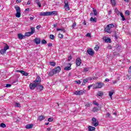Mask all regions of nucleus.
<instances>
[{
  "label": "nucleus",
  "instance_id": "a211bd4d",
  "mask_svg": "<svg viewBox=\"0 0 131 131\" xmlns=\"http://www.w3.org/2000/svg\"><path fill=\"white\" fill-rule=\"evenodd\" d=\"M88 128L89 131L96 130V127H93L92 126H89Z\"/></svg>",
  "mask_w": 131,
  "mask_h": 131
},
{
  "label": "nucleus",
  "instance_id": "393cba45",
  "mask_svg": "<svg viewBox=\"0 0 131 131\" xmlns=\"http://www.w3.org/2000/svg\"><path fill=\"white\" fill-rule=\"evenodd\" d=\"M92 111L93 112H98L99 111V108L97 107H95L93 108Z\"/></svg>",
  "mask_w": 131,
  "mask_h": 131
},
{
  "label": "nucleus",
  "instance_id": "bf43d9fd",
  "mask_svg": "<svg viewBox=\"0 0 131 131\" xmlns=\"http://www.w3.org/2000/svg\"><path fill=\"white\" fill-rule=\"evenodd\" d=\"M41 26L38 25L36 26V29H37V30H38L40 28Z\"/></svg>",
  "mask_w": 131,
  "mask_h": 131
},
{
  "label": "nucleus",
  "instance_id": "5fc2aeb1",
  "mask_svg": "<svg viewBox=\"0 0 131 131\" xmlns=\"http://www.w3.org/2000/svg\"><path fill=\"white\" fill-rule=\"evenodd\" d=\"M94 105H96V106H99V103H98L97 102H93Z\"/></svg>",
  "mask_w": 131,
  "mask_h": 131
},
{
  "label": "nucleus",
  "instance_id": "37998d69",
  "mask_svg": "<svg viewBox=\"0 0 131 131\" xmlns=\"http://www.w3.org/2000/svg\"><path fill=\"white\" fill-rule=\"evenodd\" d=\"M16 72H19L20 73H21V74H23V73H24V71H22V70H16Z\"/></svg>",
  "mask_w": 131,
  "mask_h": 131
},
{
  "label": "nucleus",
  "instance_id": "3c124183",
  "mask_svg": "<svg viewBox=\"0 0 131 131\" xmlns=\"http://www.w3.org/2000/svg\"><path fill=\"white\" fill-rule=\"evenodd\" d=\"M18 82V80H15V81H14L13 82H12V83L13 84H17V83Z\"/></svg>",
  "mask_w": 131,
  "mask_h": 131
},
{
  "label": "nucleus",
  "instance_id": "f257e3e1",
  "mask_svg": "<svg viewBox=\"0 0 131 131\" xmlns=\"http://www.w3.org/2000/svg\"><path fill=\"white\" fill-rule=\"evenodd\" d=\"M61 71V67H57L54 69L52 70L51 71H50L49 73V76H53V75H54L55 74H57V73H59Z\"/></svg>",
  "mask_w": 131,
  "mask_h": 131
},
{
  "label": "nucleus",
  "instance_id": "09e8293b",
  "mask_svg": "<svg viewBox=\"0 0 131 131\" xmlns=\"http://www.w3.org/2000/svg\"><path fill=\"white\" fill-rule=\"evenodd\" d=\"M75 82L77 83V84H80V83H81L80 80L75 81Z\"/></svg>",
  "mask_w": 131,
  "mask_h": 131
},
{
  "label": "nucleus",
  "instance_id": "a18cd8bd",
  "mask_svg": "<svg viewBox=\"0 0 131 131\" xmlns=\"http://www.w3.org/2000/svg\"><path fill=\"white\" fill-rule=\"evenodd\" d=\"M12 86V85L10 84H6V85L5 86V88H11Z\"/></svg>",
  "mask_w": 131,
  "mask_h": 131
},
{
  "label": "nucleus",
  "instance_id": "8fccbe9b",
  "mask_svg": "<svg viewBox=\"0 0 131 131\" xmlns=\"http://www.w3.org/2000/svg\"><path fill=\"white\" fill-rule=\"evenodd\" d=\"M125 14H126V15H127V16H129V11L126 10L125 12Z\"/></svg>",
  "mask_w": 131,
  "mask_h": 131
},
{
  "label": "nucleus",
  "instance_id": "f8f14e48",
  "mask_svg": "<svg viewBox=\"0 0 131 131\" xmlns=\"http://www.w3.org/2000/svg\"><path fill=\"white\" fill-rule=\"evenodd\" d=\"M83 94V91H76L74 92V95L76 96H81V95Z\"/></svg>",
  "mask_w": 131,
  "mask_h": 131
},
{
  "label": "nucleus",
  "instance_id": "680f3d73",
  "mask_svg": "<svg viewBox=\"0 0 131 131\" xmlns=\"http://www.w3.org/2000/svg\"><path fill=\"white\" fill-rule=\"evenodd\" d=\"M39 3V0H35V4H38Z\"/></svg>",
  "mask_w": 131,
  "mask_h": 131
},
{
  "label": "nucleus",
  "instance_id": "aec40b11",
  "mask_svg": "<svg viewBox=\"0 0 131 131\" xmlns=\"http://www.w3.org/2000/svg\"><path fill=\"white\" fill-rule=\"evenodd\" d=\"M33 127V124H29L26 126V128H27V129L32 128Z\"/></svg>",
  "mask_w": 131,
  "mask_h": 131
},
{
  "label": "nucleus",
  "instance_id": "58836bf2",
  "mask_svg": "<svg viewBox=\"0 0 131 131\" xmlns=\"http://www.w3.org/2000/svg\"><path fill=\"white\" fill-rule=\"evenodd\" d=\"M105 115H106V118H108L110 117V116H111L110 113H109V112L106 113Z\"/></svg>",
  "mask_w": 131,
  "mask_h": 131
},
{
  "label": "nucleus",
  "instance_id": "4d7b16f0",
  "mask_svg": "<svg viewBox=\"0 0 131 131\" xmlns=\"http://www.w3.org/2000/svg\"><path fill=\"white\" fill-rule=\"evenodd\" d=\"M128 73L131 74V66L129 68V70L128 71Z\"/></svg>",
  "mask_w": 131,
  "mask_h": 131
},
{
  "label": "nucleus",
  "instance_id": "f704fd0d",
  "mask_svg": "<svg viewBox=\"0 0 131 131\" xmlns=\"http://www.w3.org/2000/svg\"><path fill=\"white\" fill-rule=\"evenodd\" d=\"M0 126H1V127L5 128V127H6V126H7L5 125V123H2L1 124V125H0Z\"/></svg>",
  "mask_w": 131,
  "mask_h": 131
},
{
  "label": "nucleus",
  "instance_id": "b1692460",
  "mask_svg": "<svg viewBox=\"0 0 131 131\" xmlns=\"http://www.w3.org/2000/svg\"><path fill=\"white\" fill-rule=\"evenodd\" d=\"M90 20L91 21V22H95L96 23V22H97V18L91 17Z\"/></svg>",
  "mask_w": 131,
  "mask_h": 131
},
{
  "label": "nucleus",
  "instance_id": "49530a36",
  "mask_svg": "<svg viewBox=\"0 0 131 131\" xmlns=\"http://www.w3.org/2000/svg\"><path fill=\"white\" fill-rule=\"evenodd\" d=\"M58 36L60 38H63L64 37V36L62 34H59Z\"/></svg>",
  "mask_w": 131,
  "mask_h": 131
},
{
  "label": "nucleus",
  "instance_id": "79ce46f5",
  "mask_svg": "<svg viewBox=\"0 0 131 131\" xmlns=\"http://www.w3.org/2000/svg\"><path fill=\"white\" fill-rule=\"evenodd\" d=\"M93 12H94L95 16H97V15L98 14V13L97 12V10L93 9Z\"/></svg>",
  "mask_w": 131,
  "mask_h": 131
},
{
  "label": "nucleus",
  "instance_id": "6ab92c4d",
  "mask_svg": "<svg viewBox=\"0 0 131 131\" xmlns=\"http://www.w3.org/2000/svg\"><path fill=\"white\" fill-rule=\"evenodd\" d=\"M115 13H116V14H117L118 16H119L120 14L122 13V12H120V11H119V10H118L117 8H116L115 9Z\"/></svg>",
  "mask_w": 131,
  "mask_h": 131
},
{
  "label": "nucleus",
  "instance_id": "69168bd1",
  "mask_svg": "<svg viewBox=\"0 0 131 131\" xmlns=\"http://www.w3.org/2000/svg\"><path fill=\"white\" fill-rule=\"evenodd\" d=\"M75 26H76V23H75L72 25V27L74 28Z\"/></svg>",
  "mask_w": 131,
  "mask_h": 131
},
{
  "label": "nucleus",
  "instance_id": "a878e982",
  "mask_svg": "<svg viewBox=\"0 0 131 131\" xmlns=\"http://www.w3.org/2000/svg\"><path fill=\"white\" fill-rule=\"evenodd\" d=\"M30 35H32V34L30 32H26L25 34V37L30 36Z\"/></svg>",
  "mask_w": 131,
  "mask_h": 131
},
{
  "label": "nucleus",
  "instance_id": "f03ea898",
  "mask_svg": "<svg viewBox=\"0 0 131 131\" xmlns=\"http://www.w3.org/2000/svg\"><path fill=\"white\" fill-rule=\"evenodd\" d=\"M53 15H57V11H47V12H41L39 13V16H52Z\"/></svg>",
  "mask_w": 131,
  "mask_h": 131
},
{
  "label": "nucleus",
  "instance_id": "1a4fd4ad",
  "mask_svg": "<svg viewBox=\"0 0 131 131\" xmlns=\"http://www.w3.org/2000/svg\"><path fill=\"white\" fill-rule=\"evenodd\" d=\"M37 85L35 83H31L29 85V88L30 89V90H32V91H33V90H34V89H35V88H37Z\"/></svg>",
  "mask_w": 131,
  "mask_h": 131
},
{
  "label": "nucleus",
  "instance_id": "0eeeda50",
  "mask_svg": "<svg viewBox=\"0 0 131 131\" xmlns=\"http://www.w3.org/2000/svg\"><path fill=\"white\" fill-rule=\"evenodd\" d=\"M34 82L37 85L40 84V82H41V79L40 78V77H39V76H37L35 80L34 81Z\"/></svg>",
  "mask_w": 131,
  "mask_h": 131
},
{
  "label": "nucleus",
  "instance_id": "6e6d98bb",
  "mask_svg": "<svg viewBox=\"0 0 131 131\" xmlns=\"http://www.w3.org/2000/svg\"><path fill=\"white\" fill-rule=\"evenodd\" d=\"M48 47H53V43H49L48 44Z\"/></svg>",
  "mask_w": 131,
  "mask_h": 131
},
{
  "label": "nucleus",
  "instance_id": "4be33fe9",
  "mask_svg": "<svg viewBox=\"0 0 131 131\" xmlns=\"http://www.w3.org/2000/svg\"><path fill=\"white\" fill-rule=\"evenodd\" d=\"M103 95H104V93L102 92L99 91L98 92L97 96H98L99 97H102Z\"/></svg>",
  "mask_w": 131,
  "mask_h": 131
},
{
  "label": "nucleus",
  "instance_id": "20e7f679",
  "mask_svg": "<svg viewBox=\"0 0 131 131\" xmlns=\"http://www.w3.org/2000/svg\"><path fill=\"white\" fill-rule=\"evenodd\" d=\"M15 9L16 10V17L17 18H20L21 17V10L20 9V7L18 6H15Z\"/></svg>",
  "mask_w": 131,
  "mask_h": 131
},
{
  "label": "nucleus",
  "instance_id": "e2e57ef3",
  "mask_svg": "<svg viewBox=\"0 0 131 131\" xmlns=\"http://www.w3.org/2000/svg\"><path fill=\"white\" fill-rule=\"evenodd\" d=\"M108 14L109 15H111V14H112V10H110L108 11Z\"/></svg>",
  "mask_w": 131,
  "mask_h": 131
},
{
  "label": "nucleus",
  "instance_id": "864d4df0",
  "mask_svg": "<svg viewBox=\"0 0 131 131\" xmlns=\"http://www.w3.org/2000/svg\"><path fill=\"white\" fill-rule=\"evenodd\" d=\"M127 77L128 80H131V76L127 75Z\"/></svg>",
  "mask_w": 131,
  "mask_h": 131
},
{
  "label": "nucleus",
  "instance_id": "de8ad7c7",
  "mask_svg": "<svg viewBox=\"0 0 131 131\" xmlns=\"http://www.w3.org/2000/svg\"><path fill=\"white\" fill-rule=\"evenodd\" d=\"M83 71H84V72H88V71H89V68H84Z\"/></svg>",
  "mask_w": 131,
  "mask_h": 131
},
{
  "label": "nucleus",
  "instance_id": "2f4dec72",
  "mask_svg": "<svg viewBox=\"0 0 131 131\" xmlns=\"http://www.w3.org/2000/svg\"><path fill=\"white\" fill-rule=\"evenodd\" d=\"M105 42H111V39L107 38L105 39Z\"/></svg>",
  "mask_w": 131,
  "mask_h": 131
},
{
  "label": "nucleus",
  "instance_id": "ea45409f",
  "mask_svg": "<svg viewBox=\"0 0 131 131\" xmlns=\"http://www.w3.org/2000/svg\"><path fill=\"white\" fill-rule=\"evenodd\" d=\"M50 38H51V39H54L55 38V36L53 34H51L50 35Z\"/></svg>",
  "mask_w": 131,
  "mask_h": 131
},
{
  "label": "nucleus",
  "instance_id": "13d9d810",
  "mask_svg": "<svg viewBox=\"0 0 131 131\" xmlns=\"http://www.w3.org/2000/svg\"><path fill=\"white\" fill-rule=\"evenodd\" d=\"M36 5H38L39 8H41V5L40 4V2H39L38 4H37Z\"/></svg>",
  "mask_w": 131,
  "mask_h": 131
},
{
  "label": "nucleus",
  "instance_id": "052dcab7",
  "mask_svg": "<svg viewBox=\"0 0 131 131\" xmlns=\"http://www.w3.org/2000/svg\"><path fill=\"white\" fill-rule=\"evenodd\" d=\"M92 86H93V84L90 85L88 86V90H91V88H92Z\"/></svg>",
  "mask_w": 131,
  "mask_h": 131
},
{
  "label": "nucleus",
  "instance_id": "72a5a7b5",
  "mask_svg": "<svg viewBox=\"0 0 131 131\" xmlns=\"http://www.w3.org/2000/svg\"><path fill=\"white\" fill-rule=\"evenodd\" d=\"M99 49H100V47L98 45L95 46V47L94 48L95 51H99Z\"/></svg>",
  "mask_w": 131,
  "mask_h": 131
},
{
  "label": "nucleus",
  "instance_id": "4c0bfd02",
  "mask_svg": "<svg viewBox=\"0 0 131 131\" xmlns=\"http://www.w3.org/2000/svg\"><path fill=\"white\" fill-rule=\"evenodd\" d=\"M4 49L7 51V50H9V46L6 45V46L4 47Z\"/></svg>",
  "mask_w": 131,
  "mask_h": 131
},
{
  "label": "nucleus",
  "instance_id": "c9c22d12",
  "mask_svg": "<svg viewBox=\"0 0 131 131\" xmlns=\"http://www.w3.org/2000/svg\"><path fill=\"white\" fill-rule=\"evenodd\" d=\"M41 42V43H42V45H46V44H47V40H45V39H42Z\"/></svg>",
  "mask_w": 131,
  "mask_h": 131
},
{
  "label": "nucleus",
  "instance_id": "5701e85b",
  "mask_svg": "<svg viewBox=\"0 0 131 131\" xmlns=\"http://www.w3.org/2000/svg\"><path fill=\"white\" fill-rule=\"evenodd\" d=\"M34 32H35V29L33 27H31V32L30 33L32 34H33V33H34Z\"/></svg>",
  "mask_w": 131,
  "mask_h": 131
},
{
  "label": "nucleus",
  "instance_id": "423d86ee",
  "mask_svg": "<svg viewBox=\"0 0 131 131\" xmlns=\"http://www.w3.org/2000/svg\"><path fill=\"white\" fill-rule=\"evenodd\" d=\"M92 124L94 126H98L99 125V121H97V119L96 118H93L92 119Z\"/></svg>",
  "mask_w": 131,
  "mask_h": 131
},
{
  "label": "nucleus",
  "instance_id": "603ef678",
  "mask_svg": "<svg viewBox=\"0 0 131 131\" xmlns=\"http://www.w3.org/2000/svg\"><path fill=\"white\" fill-rule=\"evenodd\" d=\"M86 36H87V37H91V33H87V34H86Z\"/></svg>",
  "mask_w": 131,
  "mask_h": 131
},
{
  "label": "nucleus",
  "instance_id": "c756f323",
  "mask_svg": "<svg viewBox=\"0 0 131 131\" xmlns=\"http://www.w3.org/2000/svg\"><path fill=\"white\" fill-rule=\"evenodd\" d=\"M86 82H88V79H83V82L82 83V85H84V84H85V83H86Z\"/></svg>",
  "mask_w": 131,
  "mask_h": 131
},
{
  "label": "nucleus",
  "instance_id": "774afa93",
  "mask_svg": "<svg viewBox=\"0 0 131 131\" xmlns=\"http://www.w3.org/2000/svg\"><path fill=\"white\" fill-rule=\"evenodd\" d=\"M31 3V2L30 1H28L27 3V5H30Z\"/></svg>",
  "mask_w": 131,
  "mask_h": 131
},
{
  "label": "nucleus",
  "instance_id": "f3484780",
  "mask_svg": "<svg viewBox=\"0 0 131 131\" xmlns=\"http://www.w3.org/2000/svg\"><path fill=\"white\" fill-rule=\"evenodd\" d=\"M69 67H66L64 68V70L66 71H69V70H71V64L70 63H68Z\"/></svg>",
  "mask_w": 131,
  "mask_h": 131
},
{
  "label": "nucleus",
  "instance_id": "9b49d317",
  "mask_svg": "<svg viewBox=\"0 0 131 131\" xmlns=\"http://www.w3.org/2000/svg\"><path fill=\"white\" fill-rule=\"evenodd\" d=\"M87 53L90 56H93L94 54H95V51L93 49H90L87 50Z\"/></svg>",
  "mask_w": 131,
  "mask_h": 131
},
{
  "label": "nucleus",
  "instance_id": "ddd939ff",
  "mask_svg": "<svg viewBox=\"0 0 131 131\" xmlns=\"http://www.w3.org/2000/svg\"><path fill=\"white\" fill-rule=\"evenodd\" d=\"M17 36H18V38L20 40H22V39H24V38H25V36L23 35L21 33L18 34Z\"/></svg>",
  "mask_w": 131,
  "mask_h": 131
},
{
  "label": "nucleus",
  "instance_id": "cd10ccee",
  "mask_svg": "<svg viewBox=\"0 0 131 131\" xmlns=\"http://www.w3.org/2000/svg\"><path fill=\"white\" fill-rule=\"evenodd\" d=\"M50 64L51 66H52L53 67H55V66H56V62H55L54 61H51L50 62Z\"/></svg>",
  "mask_w": 131,
  "mask_h": 131
},
{
  "label": "nucleus",
  "instance_id": "4468645a",
  "mask_svg": "<svg viewBox=\"0 0 131 131\" xmlns=\"http://www.w3.org/2000/svg\"><path fill=\"white\" fill-rule=\"evenodd\" d=\"M37 90H39L40 92L42 91V90H43V86L39 84H38L37 86Z\"/></svg>",
  "mask_w": 131,
  "mask_h": 131
},
{
  "label": "nucleus",
  "instance_id": "7ed1b4c3",
  "mask_svg": "<svg viewBox=\"0 0 131 131\" xmlns=\"http://www.w3.org/2000/svg\"><path fill=\"white\" fill-rule=\"evenodd\" d=\"M114 27H115V26L113 24H109L105 28L104 31L107 32V33H111L112 32L111 29L114 28Z\"/></svg>",
  "mask_w": 131,
  "mask_h": 131
},
{
  "label": "nucleus",
  "instance_id": "a19ab883",
  "mask_svg": "<svg viewBox=\"0 0 131 131\" xmlns=\"http://www.w3.org/2000/svg\"><path fill=\"white\" fill-rule=\"evenodd\" d=\"M15 107H21V104H20L19 103H16Z\"/></svg>",
  "mask_w": 131,
  "mask_h": 131
},
{
  "label": "nucleus",
  "instance_id": "473e14b6",
  "mask_svg": "<svg viewBox=\"0 0 131 131\" xmlns=\"http://www.w3.org/2000/svg\"><path fill=\"white\" fill-rule=\"evenodd\" d=\"M6 51H5L4 49H1L0 51V53L1 54H2V55L6 53Z\"/></svg>",
  "mask_w": 131,
  "mask_h": 131
},
{
  "label": "nucleus",
  "instance_id": "dca6fc26",
  "mask_svg": "<svg viewBox=\"0 0 131 131\" xmlns=\"http://www.w3.org/2000/svg\"><path fill=\"white\" fill-rule=\"evenodd\" d=\"M44 119H46V117H45L42 115L39 116L37 118V120H38L39 121H41L42 120H43Z\"/></svg>",
  "mask_w": 131,
  "mask_h": 131
},
{
  "label": "nucleus",
  "instance_id": "6e6552de",
  "mask_svg": "<svg viewBox=\"0 0 131 131\" xmlns=\"http://www.w3.org/2000/svg\"><path fill=\"white\" fill-rule=\"evenodd\" d=\"M81 64V59L80 58L78 57L76 59V67H79Z\"/></svg>",
  "mask_w": 131,
  "mask_h": 131
},
{
  "label": "nucleus",
  "instance_id": "e433bc0d",
  "mask_svg": "<svg viewBox=\"0 0 131 131\" xmlns=\"http://www.w3.org/2000/svg\"><path fill=\"white\" fill-rule=\"evenodd\" d=\"M53 120H54V118H53V117H51L48 119V121L49 122H52V121H53Z\"/></svg>",
  "mask_w": 131,
  "mask_h": 131
},
{
  "label": "nucleus",
  "instance_id": "c85d7f7f",
  "mask_svg": "<svg viewBox=\"0 0 131 131\" xmlns=\"http://www.w3.org/2000/svg\"><path fill=\"white\" fill-rule=\"evenodd\" d=\"M114 94V92L113 91H111L109 92V96L111 99H112V96H113Z\"/></svg>",
  "mask_w": 131,
  "mask_h": 131
},
{
  "label": "nucleus",
  "instance_id": "2eb2a0df",
  "mask_svg": "<svg viewBox=\"0 0 131 131\" xmlns=\"http://www.w3.org/2000/svg\"><path fill=\"white\" fill-rule=\"evenodd\" d=\"M34 41L37 45H39V43H40V39L39 38H35L34 39Z\"/></svg>",
  "mask_w": 131,
  "mask_h": 131
},
{
  "label": "nucleus",
  "instance_id": "0e129e2a",
  "mask_svg": "<svg viewBox=\"0 0 131 131\" xmlns=\"http://www.w3.org/2000/svg\"><path fill=\"white\" fill-rule=\"evenodd\" d=\"M57 24H53V26L54 28L57 27Z\"/></svg>",
  "mask_w": 131,
  "mask_h": 131
},
{
  "label": "nucleus",
  "instance_id": "9d476101",
  "mask_svg": "<svg viewBox=\"0 0 131 131\" xmlns=\"http://www.w3.org/2000/svg\"><path fill=\"white\" fill-rule=\"evenodd\" d=\"M96 84L97 85L95 86L96 89H102V88H103V86H104V83L102 82H97Z\"/></svg>",
  "mask_w": 131,
  "mask_h": 131
},
{
  "label": "nucleus",
  "instance_id": "bb28decb",
  "mask_svg": "<svg viewBox=\"0 0 131 131\" xmlns=\"http://www.w3.org/2000/svg\"><path fill=\"white\" fill-rule=\"evenodd\" d=\"M56 31H62L63 32H66V31L64 29H60V28H57Z\"/></svg>",
  "mask_w": 131,
  "mask_h": 131
},
{
  "label": "nucleus",
  "instance_id": "338daca9",
  "mask_svg": "<svg viewBox=\"0 0 131 131\" xmlns=\"http://www.w3.org/2000/svg\"><path fill=\"white\" fill-rule=\"evenodd\" d=\"M107 49H109V50H111V49H112V47H111V45H110L107 47Z\"/></svg>",
  "mask_w": 131,
  "mask_h": 131
},
{
  "label": "nucleus",
  "instance_id": "c03bdc74",
  "mask_svg": "<svg viewBox=\"0 0 131 131\" xmlns=\"http://www.w3.org/2000/svg\"><path fill=\"white\" fill-rule=\"evenodd\" d=\"M23 75H24V76H28V73L25 72V71H24Z\"/></svg>",
  "mask_w": 131,
  "mask_h": 131
},
{
  "label": "nucleus",
  "instance_id": "412c9836",
  "mask_svg": "<svg viewBox=\"0 0 131 131\" xmlns=\"http://www.w3.org/2000/svg\"><path fill=\"white\" fill-rule=\"evenodd\" d=\"M111 3L113 7H115V6L116 5V2H115V0H111Z\"/></svg>",
  "mask_w": 131,
  "mask_h": 131
},
{
  "label": "nucleus",
  "instance_id": "39448f33",
  "mask_svg": "<svg viewBox=\"0 0 131 131\" xmlns=\"http://www.w3.org/2000/svg\"><path fill=\"white\" fill-rule=\"evenodd\" d=\"M64 8L66 11H70V7H69V4L68 3V1L65 0L64 2Z\"/></svg>",
  "mask_w": 131,
  "mask_h": 131
},
{
  "label": "nucleus",
  "instance_id": "7c9ffc66",
  "mask_svg": "<svg viewBox=\"0 0 131 131\" xmlns=\"http://www.w3.org/2000/svg\"><path fill=\"white\" fill-rule=\"evenodd\" d=\"M120 16L122 18V21H125V18L124 17V16L123 14L122 13H120Z\"/></svg>",
  "mask_w": 131,
  "mask_h": 131
}]
</instances>
